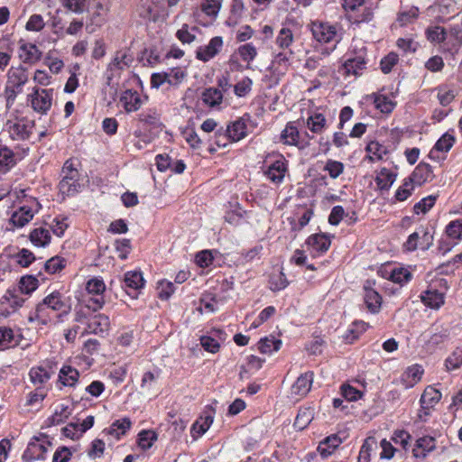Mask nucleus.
<instances>
[{"label":"nucleus","instance_id":"47","mask_svg":"<svg viewBox=\"0 0 462 462\" xmlns=\"http://www.w3.org/2000/svg\"><path fill=\"white\" fill-rule=\"evenodd\" d=\"M374 103L375 107L384 114L391 113L395 106V103L384 95H376Z\"/></svg>","mask_w":462,"mask_h":462},{"label":"nucleus","instance_id":"15","mask_svg":"<svg viewBox=\"0 0 462 462\" xmlns=\"http://www.w3.org/2000/svg\"><path fill=\"white\" fill-rule=\"evenodd\" d=\"M109 319L105 314H97L89 318L87 322L83 335L85 334H104L109 328Z\"/></svg>","mask_w":462,"mask_h":462},{"label":"nucleus","instance_id":"50","mask_svg":"<svg viewBox=\"0 0 462 462\" xmlns=\"http://www.w3.org/2000/svg\"><path fill=\"white\" fill-rule=\"evenodd\" d=\"M399 57L395 52H390L384 56L380 62V69L383 73L388 74L392 71L393 68L397 64Z\"/></svg>","mask_w":462,"mask_h":462},{"label":"nucleus","instance_id":"29","mask_svg":"<svg viewBox=\"0 0 462 462\" xmlns=\"http://www.w3.org/2000/svg\"><path fill=\"white\" fill-rule=\"evenodd\" d=\"M137 11L140 17L148 21L156 22L160 17L159 12L157 10V5L153 2L149 0L143 2L138 7Z\"/></svg>","mask_w":462,"mask_h":462},{"label":"nucleus","instance_id":"52","mask_svg":"<svg viewBox=\"0 0 462 462\" xmlns=\"http://www.w3.org/2000/svg\"><path fill=\"white\" fill-rule=\"evenodd\" d=\"M156 439L157 436L155 432L152 430H143L139 433L138 444L142 449L146 450L152 446V443Z\"/></svg>","mask_w":462,"mask_h":462},{"label":"nucleus","instance_id":"42","mask_svg":"<svg viewBox=\"0 0 462 462\" xmlns=\"http://www.w3.org/2000/svg\"><path fill=\"white\" fill-rule=\"evenodd\" d=\"M167 73V83L171 86H179L187 77V71L180 67L171 69Z\"/></svg>","mask_w":462,"mask_h":462},{"label":"nucleus","instance_id":"8","mask_svg":"<svg viewBox=\"0 0 462 462\" xmlns=\"http://www.w3.org/2000/svg\"><path fill=\"white\" fill-rule=\"evenodd\" d=\"M434 179L432 168L430 164L420 162L411 174V176L404 181V186L408 187L411 183L418 186L431 181Z\"/></svg>","mask_w":462,"mask_h":462},{"label":"nucleus","instance_id":"1","mask_svg":"<svg viewBox=\"0 0 462 462\" xmlns=\"http://www.w3.org/2000/svg\"><path fill=\"white\" fill-rule=\"evenodd\" d=\"M48 310L59 312L58 318L60 319L70 312L71 304L60 291H53L36 305L34 312L29 316V321L46 325L49 321Z\"/></svg>","mask_w":462,"mask_h":462},{"label":"nucleus","instance_id":"58","mask_svg":"<svg viewBox=\"0 0 462 462\" xmlns=\"http://www.w3.org/2000/svg\"><path fill=\"white\" fill-rule=\"evenodd\" d=\"M253 81L251 79L245 77L234 86V92L236 96L242 97H245L252 89Z\"/></svg>","mask_w":462,"mask_h":462},{"label":"nucleus","instance_id":"7","mask_svg":"<svg viewBox=\"0 0 462 462\" xmlns=\"http://www.w3.org/2000/svg\"><path fill=\"white\" fill-rule=\"evenodd\" d=\"M313 37L319 42L328 43L337 40V31L336 26L323 22H314L311 25Z\"/></svg>","mask_w":462,"mask_h":462},{"label":"nucleus","instance_id":"63","mask_svg":"<svg viewBox=\"0 0 462 462\" xmlns=\"http://www.w3.org/2000/svg\"><path fill=\"white\" fill-rule=\"evenodd\" d=\"M65 260L63 258H60L59 256L52 257L49 259L45 263L44 267L46 272L50 273H56L57 272L60 271L65 266Z\"/></svg>","mask_w":462,"mask_h":462},{"label":"nucleus","instance_id":"56","mask_svg":"<svg viewBox=\"0 0 462 462\" xmlns=\"http://www.w3.org/2000/svg\"><path fill=\"white\" fill-rule=\"evenodd\" d=\"M455 143V137L448 133L444 134L435 143L434 148L439 152H448Z\"/></svg>","mask_w":462,"mask_h":462},{"label":"nucleus","instance_id":"33","mask_svg":"<svg viewBox=\"0 0 462 462\" xmlns=\"http://www.w3.org/2000/svg\"><path fill=\"white\" fill-rule=\"evenodd\" d=\"M201 97L206 105L214 107L221 104L223 94L222 91L217 88H208L203 91Z\"/></svg>","mask_w":462,"mask_h":462},{"label":"nucleus","instance_id":"43","mask_svg":"<svg viewBox=\"0 0 462 462\" xmlns=\"http://www.w3.org/2000/svg\"><path fill=\"white\" fill-rule=\"evenodd\" d=\"M59 189L62 195L73 196L79 191L80 184L79 180H69L62 178L59 183Z\"/></svg>","mask_w":462,"mask_h":462},{"label":"nucleus","instance_id":"46","mask_svg":"<svg viewBox=\"0 0 462 462\" xmlns=\"http://www.w3.org/2000/svg\"><path fill=\"white\" fill-rule=\"evenodd\" d=\"M138 120L147 125L157 126L160 125V116L154 109H147L137 116Z\"/></svg>","mask_w":462,"mask_h":462},{"label":"nucleus","instance_id":"37","mask_svg":"<svg viewBox=\"0 0 462 462\" xmlns=\"http://www.w3.org/2000/svg\"><path fill=\"white\" fill-rule=\"evenodd\" d=\"M377 447L374 437H368L365 439L359 452L358 462H369L371 451Z\"/></svg>","mask_w":462,"mask_h":462},{"label":"nucleus","instance_id":"45","mask_svg":"<svg viewBox=\"0 0 462 462\" xmlns=\"http://www.w3.org/2000/svg\"><path fill=\"white\" fill-rule=\"evenodd\" d=\"M237 53L244 61L250 64L257 56V50L253 43H245L238 47Z\"/></svg>","mask_w":462,"mask_h":462},{"label":"nucleus","instance_id":"44","mask_svg":"<svg viewBox=\"0 0 462 462\" xmlns=\"http://www.w3.org/2000/svg\"><path fill=\"white\" fill-rule=\"evenodd\" d=\"M445 365L448 371L459 368L462 365V346H457L446 359Z\"/></svg>","mask_w":462,"mask_h":462},{"label":"nucleus","instance_id":"40","mask_svg":"<svg viewBox=\"0 0 462 462\" xmlns=\"http://www.w3.org/2000/svg\"><path fill=\"white\" fill-rule=\"evenodd\" d=\"M281 346L282 341L274 337H264L258 342V349L263 354H271L274 351H278Z\"/></svg>","mask_w":462,"mask_h":462},{"label":"nucleus","instance_id":"30","mask_svg":"<svg viewBox=\"0 0 462 462\" xmlns=\"http://www.w3.org/2000/svg\"><path fill=\"white\" fill-rule=\"evenodd\" d=\"M422 302L432 309H439L444 303V295L437 290H428L421 295Z\"/></svg>","mask_w":462,"mask_h":462},{"label":"nucleus","instance_id":"5","mask_svg":"<svg viewBox=\"0 0 462 462\" xmlns=\"http://www.w3.org/2000/svg\"><path fill=\"white\" fill-rule=\"evenodd\" d=\"M366 49L362 47L358 52H355L354 56L347 58L344 64L343 69L346 76H359L366 69Z\"/></svg>","mask_w":462,"mask_h":462},{"label":"nucleus","instance_id":"6","mask_svg":"<svg viewBox=\"0 0 462 462\" xmlns=\"http://www.w3.org/2000/svg\"><path fill=\"white\" fill-rule=\"evenodd\" d=\"M51 445V442L46 439L34 438L29 442L27 448L23 452V459L25 461L45 459V454Z\"/></svg>","mask_w":462,"mask_h":462},{"label":"nucleus","instance_id":"23","mask_svg":"<svg viewBox=\"0 0 462 462\" xmlns=\"http://www.w3.org/2000/svg\"><path fill=\"white\" fill-rule=\"evenodd\" d=\"M33 216L30 207L23 206L12 214L10 223L15 227H23L33 218Z\"/></svg>","mask_w":462,"mask_h":462},{"label":"nucleus","instance_id":"14","mask_svg":"<svg viewBox=\"0 0 462 462\" xmlns=\"http://www.w3.org/2000/svg\"><path fill=\"white\" fill-rule=\"evenodd\" d=\"M222 46V37L215 36L209 41L208 45L198 48L196 51V57L198 60L204 62L208 61L220 51Z\"/></svg>","mask_w":462,"mask_h":462},{"label":"nucleus","instance_id":"26","mask_svg":"<svg viewBox=\"0 0 462 462\" xmlns=\"http://www.w3.org/2000/svg\"><path fill=\"white\" fill-rule=\"evenodd\" d=\"M30 241L38 247H44L48 245L51 242V234L50 231L42 226L34 228L30 233Z\"/></svg>","mask_w":462,"mask_h":462},{"label":"nucleus","instance_id":"53","mask_svg":"<svg viewBox=\"0 0 462 462\" xmlns=\"http://www.w3.org/2000/svg\"><path fill=\"white\" fill-rule=\"evenodd\" d=\"M15 164L14 153L8 147L0 148V167L11 168Z\"/></svg>","mask_w":462,"mask_h":462},{"label":"nucleus","instance_id":"31","mask_svg":"<svg viewBox=\"0 0 462 462\" xmlns=\"http://www.w3.org/2000/svg\"><path fill=\"white\" fill-rule=\"evenodd\" d=\"M79 373L77 369L67 365L63 366L59 374V381L64 386H74L78 382Z\"/></svg>","mask_w":462,"mask_h":462},{"label":"nucleus","instance_id":"55","mask_svg":"<svg viewBox=\"0 0 462 462\" xmlns=\"http://www.w3.org/2000/svg\"><path fill=\"white\" fill-rule=\"evenodd\" d=\"M446 234L453 239H462V219L451 221L446 227Z\"/></svg>","mask_w":462,"mask_h":462},{"label":"nucleus","instance_id":"61","mask_svg":"<svg viewBox=\"0 0 462 462\" xmlns=\"http://www.w3.org/2000/svg\"><path fill=\"white\" fill-rule=\"evenodd\" d=\"M174 284L171 282L161 281L158 282L157 291L161 300H168L174 292Z\"/></svg>","mask_w":462,"mask_h":462},{"label":"nucleus","instance_id":"38","mask_svg":"<svg viewBox=\"0 0 462 462\" xmlns=\"http://www.w3.org/2000/svg\"><path fill=\"white\" fill-rule=\"evenodd\" d=\"M13 48L9 40L3 38L0 40V69H5L9 64L12 57Z\"/></svg>","mask_w":462,"mask_h":462},{"label":"nucleus","instance_id":"32","mask_svg":"<svg viewBox=\"0 0 462 462\" xmlns=\"http://www.w3.org/2000/svg\"><path fill=\"white\" fill-rule=\"evenodd\" d=\"M396 180V174L392 171L382 168L377 173L375 182L380 189H389Z\"/></svg>","mask_w":462,"mask_h":462},{"label":"nucleus","instance_id":"48","mask_svg":"<svg viewBox=\"0 0 462 462\" xmlns=\"http://www.w3.org/2000/svg\"><path fill=\"white\" fill-rule=\"evenodd\" d=\"M426 35L430 42L440 43L446 40L447 32L443 27L434 26L427 29Z\"/></svg>","mask_w":462,"mask_h":462},{"label":"nucleus","instance_id":"3","mask_svg":"<svg viewBox=\"0 0 462 462\" xmlns=\"http://www.w3.org/2000/svg\"><path fill=\"white\" fill-rule=\"evenodd\" d=\"M53 89L33 88L32 93L28 96L34 111L45 115L52 105Z\"/></svg>","mask_w":462,"mask_h":462},{"label":"nucleus","instance_id":"25","mask_svg":"<svg viewBox=\"0 0 462 462\" xmlns=\"http://www.w3.org/2000/svg\"><path fill=\"white\" fill-rule=\"evenodd\" d=\"M423 370L420 365H412L407 368L402 376V382L405 388L413 387L421 378Z\"/></svg>","mask_w":462,"mask_h":462},{"label":"nucleus","instance_id":"62","mask_svg":"<svg viewBox=\"0 0 462 462\" xmlns=\"http://www.w3.org/2000/svg\"><path fill=\"white\" fill-rule=\"evenodd\" d=\"M115 245L118 253V257L122 260H125L131 251L130 240L126 238L117 239L116 240Z\"/></svg>","mask_w":462,"mask_h":462},{"label":"nucleus","instance_id":"22","mask_svg":"<svg viewBox=\"0 0 462 462\" xmlns=\"http://www.w3.org/2000/svg\"><path fill=\"white\" fill-rule=\"evenodd\" d=\"M314 374L313 372H306L300 374L294 384L292 385L291 391L292 393L304 396L306 395L311 388L313 383Z\"/></svg>","mask_w":462,"mask_h":462},{"label":"nucleus","instance_id":"27","mask_svg":"<svg viewBox=\"0 0 462 462\" xmlns=\"http://www.w3.org/2000/svg\"><path fill=\"white\" fill-rule=\"evenodd\" d=\"M307 127L313 134H321L327 126V119L321 113L315 112L307 118Z\"/></svg>","mask_w":462,"mask_h":462},{"label":"nucleus","instance_id":"21","mask_svg":"<svg viewBox=\"0 0 462 462\" xmlns=\"http://www.w3.org/2000/svg\"><path fill=\"white\" fill-rule=\"evenodd\" d=\"M435 448L436 439L430 436H424L417 439L412 453L415 457L424 458Z\"/></svg>","mask_w":462,"mask_h":462},{"label":"nucleus","instance_id":"2","mask_svg":"<svg viewBox=\"0 0 462 462\" xmlns=\"http://www.w3.org/2000/svg\"><path fill=\"white\" fill-rule=\"evenodd\" d=\"M28 69L22 65L12 66L7 72L5 97L7 106H11L18 94L22 93L23 86L28 82Z\"/></svg>","mask_w":462,"mask_h":462},{"label":"nucleus","instance_id":"51","mask_svg":"<svg viewBox=\"0 0 462 462\" xmlns=\"http://www.w3.org/2000/svg\"><path fill=\"white\" fill-rule=\"evenodd\" d=\"M344 164L341 162L328 160L324 171H328L330 178L337 179L344 171Z\"/></svg>","mask_w":462,"mask_h":462},{"label":"nucleus","instance_id":"54","mask_svg":"<svg viewBox=\"0 0 462 462\" xmlns=\"http://www.w3.org/2000/svg\"><path fill=\"white\" fill-rule=\"evenodd\" d=\"M270 289L273 291H278L286 288L289 284L285 274L281 272L278 274H273L270 278Z\"/></svg>","mask_w":462,"mask_h":462},{"label":"nucleus","instance_id":"39","mask_svg":"<svg viewBox=\"0 0 462 462\" xmlns=\"http://www.w3.org/2000/svg\"><path fill=\"white\" fill-rule=\"evenodd\" d=\"M294 36L291 29L282 27L276 37L275 43L280 49H288L293 42Z\"/></svg>","mask_w":462,"mask_h":462},{"label":"nucleus","instance_id":"10","mask_svg":"<svg viewBox=\"0 0 462 462\" xmlns=\"http://www.w3.org/2000/svg\"><path fill=\"white\" fill-rule=\"evenodd\" d=\"M441 399V393L432 386H427L420 396V402L421 410L419 413L420 419L430 415V410L433 408Z\"/></svg>","mask_w":462,"mask_h":462},{"label":"nucleus","instance_id":"19","mask_svg":"<svg viewBox=\"0 0 462 462\" xmlns=\"http://www.w3.org/2000/svg\"><path fill=\"white\" fill-rule=\"evenodd\" d=\"M286 171L287 166L284 161L277 160L267 168V170L264 171V175L272 182L280 184L282 182Z\"/></svg>","mask_w":462,"mask_h":462},{"label":"nucleus","instance_id":"9","mask_svg":"<svg viewBox=\"0 0 462 462\" xmlns=\"http://www.w3.org/2000/svg\"><path fill=\"white\" fill-rule=\"evenodd\" d=\"M251 121L249 114H245L227 125L225 130L231 142H238L247 135V123Z\"/></svg>","mask_w":462,"mask_h":462},{"label":"nucleus","instance_id":"34","mask_svg":"<svg viewBox=\"0 0 462 462\" xmlns=\"http://www.w3.org/2000/svg\"><path fill=\"white\" fill-rule=\"evenodd\" d=\"M131 420L129 418H123L117 420L112 423L108 430V434L119 439L120 436L125 435L126 431L131 428Z\"/></svg>","mask_w":462,"mask_h":462},{"label":"nucleus","instance_id":"16","mask_svg":"<svg viewBox=\"0 0 462 462\" xmlns=\"http://www.w3.org/2000/svg\"><path fill=\"white\" fill-rule=\"evenodd\" d=\"M19 58L23 63L35 64L42 58V51L33 43L20 42Z\"/></svg>","mask_w":462,"mask_h":462},{"label":"nucleus","instance_id":"36","mask_svg":"<svg viewBox=\"0 0 462 462\" xmlns=\"http://www.w3.org/2000/svg\"><path fill=\"white\" fill-rule=\"evenodd\" d=\"M39 286L38 279L33 275L23 276L19 281L18 289L23 294H31Z\"/></svg>","mask_w":462,"mask_h":462},{"label":"nucleus","instance_id":"60","mask_svg":"<svg viewBox=\"0 0 462 462\" xmlns=\"http://www.w3.org/2000/svg\"><path fill=\"white\" fill-rule=\"evenodd\" d=\"M62 178L69 180H79V173L71 160H67L61 170Z\"/></svg>","mask_w":462,"mask_h":462},{"label":"nucleus","instance_id":"13","mask_svg":"<svg viewBox=\"0 0 462 462\" xmlns=\"http://www.w3.org/2000/svg\"><path fill=\"white\" fill-rule=\"evenodd\" d=\"M143 284L142 273L136 271L125 273L122 281V288L133 298L136 296V291L143 288Z\"/></svg>","mask_w":462,"mask_h":462},{"label":"nucleus","instance_id":"57","mask_svg":"<svg viewBox=\"0 0 462 462\" xmlns=\"http://www.w3.org/2000/svg\"><path fill=\"white\" fill-rule=\"evenodd\" d=\"M311 420L312 413L310 410L300 411L293 425L296 429L302 430L310 423Z\"/></svg>","mask_w":462,"mask_h":462},{"label":"nucleus","instance_id":"11","mask_svg":"<svg viewBox=\"0 0 462 462\" xmlns=\"http://www.w3.org/2000/svg\"><path fill=\"white\" fill-rule=\"evenodd\" d=\"M281 140L284 144L297 146L299 149H304L310 145L309 141L300 139L298 128L291 122H289L282 130Z\"/></svg>","mask_w":462,"mask_h":462},{"label":"nucleus","instance_id":"49","mask_svg":"<svg viewBox=\"0 0 462 462\" xmlns=\"http://www.w3.org/2000/svg\"><path fill=\"white\" fill-rule=\"evenodd\" d=\"M220 8V0H204L201 4V11L208 16L216 17Z\"/></svg>","mask_w":462,"mask_h":462},{"label":"nucleus","instance_id":"18","mask_svg":"<svg viewBox=\"0 0 462 462\" xmlns=\"http://www.w3.org/2000/svg\"><path fill=\"white\" fill-rule=\"evenodd\" d=\"M120 103L123 105L126 113H132L140 109L143 100L137 91L126 89L120 97Z\"/></svg>","mask_w":462,"mask_h":462},{"label":"nucleus","instance_id":"17","mask_svg":"<svg viewBox=\"0 0 462 462\" xmlns=\"http://www.w3.org/2000/svg\"><path fill=\"white\" fill-rule=\"evenodd\" d=\"M364 301L367 310L373 314L378 313L382 306V296L371 287L369 281L364 285Z\"/></svg>","mask_w":462,"mask_h":462},{"label":"nucleus","instance_id":"24","mask_svg":"<svg viewBox=\"0 0 462 462\" xmlns=\"http://www.w3.org/2000/svg\"><path fill=\"white\" fill-rule=\"evenodd\" d=\"M341 443L342 439L337 434H332L319 442L318 451L322 457H328Z\"/></svg>","mask_w":462,"mask_h":462},{"label":"nucleus","instance_id":"64","mask_svg":"<svg viewBox=\"0 0 462 462\" xmlns=\"http://www.w3.org/2000/svg\"><path fill=\"white\" fill-rule=\"evenodd\" d=\"M45 23L41 14H32L26 23L27 31L40 32L44 28Z\"/></svg>","mask_w":462,"mask_h":462},{"label":"nucleus","instance_id":"59","mask_svg":"<svg viewBox=\"0 0 462 462\" xmlns=\"http://www.w3.org/2000/svg\"><path fill=\"white\" fill-rule=\"evenodd\" d=\"M436 198L433 196H429L427 198L422 199L420 201L416 203L413 207V211L415 214L428 212L435 204Z\"/></svg>","mask_w":462,"mask_h":462},{"label":"nucleus","instance_id":"28","mask_svg":"<svg viewBox=\"0 0 462 462\" xmlns=\"http://www.w3.org/2000/svg\"><path fill=\"white\" fill-rule=\"evenodd\" d=\"M31 382L37 387H42L51 377V373L42 366L32 367L29 372Z\"/></svg>","mask_w":462,"mask_h":462},{"label":"nucleus","instance_id":"41","mask_svg":"<svg viewBox=\"0 0 462 462\" xmlns=\"http://www.w3.org/2000/svg\"><path fill=\"white\" fill-rule=\"evenodd\" d=\"M131 61V57L125 51H117L113 60L109 63L107 71H112L114 69L122 70L125 67L128 66Z\"/></svg>","mask_w":462,"mask_h":462},{"label":"nucleus","instance_id":"20","mask_svg":"<svg viewBox=\"0 0 462 462\" xmlns=\"http://www.w3.org/2000/svg\"><path fill=\"white\" fill-rule=\"evenodd\" d=\"M24 301L25 300L21 296L20 290L13 287L9 288L1 298L0 305H8L12 309V311H14L18 308H21Z\"/></svg>","mask_w":462,"mask_h":462},{"label":"nucleus","instance_id":"4","mask_svg":"<svg viewBox=\"0 0 462 462\" xmlns=\"http://www.w3.org/2000/svg\"><path fill=\"white\" fill-rule=\"evenodd\" d=\"M34 121L27 117L17 118L15 121L6 123L10 137L14 141L27 140L34 127Z\"/></svg>","mask_w":462,"mask_h":462},{"label":"nucleus","instance_id":"35","mask_svg":"<svg viewBox=\"0 0 462 462\" xmlns=\"http://www.w3.org/2000/svg\"><path fill=\"white\" fill-rule=\"evenodd\" d=\"M213 423V416L208 414L205 417H200L191 427V433L194 438L203 435Z\"/></svg>","mask_w":462,"mask_h":462},{"label":"nucleus","instance_id":"12","mask_svg":"<svg viewBox=\"0 0 462 462\" xmlns=\"http://www.w3.org/2000/svg\"><path fill=\"white\" fill-rule=\"evenodd\" d=\"M331 245L329 238L324 234H315L309 236L306 245L313 257L327 252Z\"/></svg>","mask_w":462,"mask_h":462}]
</instances>
